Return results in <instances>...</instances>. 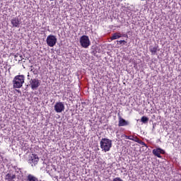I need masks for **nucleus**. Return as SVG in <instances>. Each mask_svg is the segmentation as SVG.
Segmentation results:
<instances>
[{"instance_id":"f257e3e1","label":"nucleus","mask_w":181,"mask_h":181,"mask_svg":"<svg viewBox=\"0 0 181 181\" xmlns=\"http://www.w3.org/2000/svg\"><path fill=\"white\" fill-rule=\"evenodd\" d=\"M112 146V141L108 139H102L100 141V148L105 152H108Z\"/></svg>"},{"instance_id":"f03ea898","label":"nucleus","mask_w":181,"mask_h":181,"mask_svg":"<svg viewBox=\"0 0 181 181\" xmlns=\"http://www.w3.org/2000/svg\"><path fill=\"white\" fill-rule=\"evenodd\" d=\"M23 83H25V77L23 75L16 76L13 81L14 88H21V87L23 86Z\"/></svg>"},{"instance_id":"7ed1b4c3","label":"nucleus","mask_w":181,"mask_h":181,"mask_svg":"<svg viewBox=\"0 0 181 181\" xmlns=\"http://www.w3.org/2000/svg\"><path fill=\"white\" fill-rule=\"evenodd\" d=\"M80 43L82 47L87 49V47H88V46H90V39L88 38V36L83 35L82 37H81Z\"/></svg>"},{"instance_id":"20e7f679","label":"nucleus","mask_w":181,"mask_h":181,"mask_svg":"<svg viewBox=\"0 0 181 181\" xmlns=\"http://www.w3.org/2000/svg\"><path fill=\"white\" fill-rule=\"evenodd\" d=\"M57 43V38L54 35H49L47 37V45L49 46V47H53Z\"/></svg>"},{"instance_id":"39448f33","label":"nucleus","mask_w":181,"mask_h":181,"mask_svg":"<svg viewBox=\"0 0 181 181\" xmlns=\"http://www.w3.org/2000/svg\"><path fill=\"white\" fill-rule=\"evenodd\" d=\"M54 111H56L58 113L63 112V111H64V103H63L62 102L56 103L54 106Z\"/></svg>"},{"instance_id":"423d86ee","label":"nucleus","mask_w":181,"mask_h":181,"mask_svg":"<svg viewBox=\"0 0 181 181\" xmlns=\"http://www.w3.org/2000/svg\"><path fill=\"white\" fill-rule=\"evenodd\" d=\"M39 162V157L36 154H32L29 159V163L31 166H36V164Z\"/></svg>"},{"instance_id":"0eeeda50","label":"nucleus","mask_w":181,"mask_h":181,"mask_svg":"<svg viewBox=\"0 0 181 181\" xmlns=\"http://www.w3.org/2000/svg\"><path fill=\"white\" fill-rule=\"evenodd\" d=\"M31 88L35 90V88H37L40 86V82L37 79H31L30 81Z\"/></svg>"},{"instance_id":"6e6552de","label":"nucleus","mask_w":181,"mask_h":181,"mask_svg":"<svg viewBox=\"0 0 181 181\" xmlns=\"http://www.w3.org/2000/svg\"><path fill=\"white\" fill-rule=\"evenodd\" d=\"M153 153L158 158H160V153H165V151L161 148H156L153 150Z\"/></svg>"},{"instance_id":"1a4fd4ad","label":"nucleus","mask_w":181,"mask_h":181,"mask_svg":"<svg viewBox=\"0 0 181 181\" xmlns=\"http://www.w3.org/2000/svg\"><path fill=\"white\" fill-rule=\"evenodd\" d=\"M11 24L14 28H18L21 25V21L16 18H14L11 20Z\"/></svg>"},{"instance_id":"9d476101","label":"nucleus","mask_w":181,"mask_h":181,"mask_svg":"<svg viewBox=\"0 0 181 181\" xmlns=\"http://www.w3.org/2000/svg\"><path fill=\"white\" fill-rule=\"evenodd\" d=\"M125 125H128V122H127L122 117H119V127H125Z\"/></svg>"},{"instance_id":"9b49d317","label":"nucleus","mask_w":181,"mask_h":181,"mask_svg":"<svg viewBox=\"0 0 181 181\" xmlns=\"http://www.w3.org/2000/svg\"><path fill=\"white\" fill-rule=\"evenodd\" d=\"M125 138L126 139L134 141V142H139V139H138V137H134V136H125Z\"/></svg>"},{"instance_id":"f8f14e48","label":"nucleus","mask_w":181,"mask_h":181,"mask_svg":"<svg viewBox=\"0 0 181 181\" xmlns=\"http://www.w3.org/2000/svg\"><path fill=\"white\" fill-rule=\"evenodd\" d=\"M121 33H116L115 34H113V35L110 37L111 40H115L117 39H119V37H121Z\"/></svg>"},{"instance_id":"ddd939ff","label":"nucleus","mask_w":181,"mask_h":181,"mask_svg":"<svg viewBox=\"0 0 181 181\" xmlns=\"http://www.w3.org/2000/svg\"><path fill=\"white\" fill-rule=\"evenodd\" d=\"M16 177V176H15V175H11L8 173L6 175V180L11 181V180L15 179Z\"/></svg>"},{"instance_id":"4468645a","label":"nucleus","mask_w":181,"mask_h":181,"mask_svg":"<svg viewBox=\"0 0 181 181\" xmlns=\"http://www.w3.org/2000/svg\"><path fill=\"white\" fill-rule=\"evenodd\" d=\"M28 181H37V178L32 175H28Z\"/></svg>"},{"instance_id":"2eb2a0df","label":"nucleus","mask_w":181,"mask_h":181,"mask_svg":"<svg viewBox=\"0 0 181 181\" xmlns=\"http://www.w3.org/2000/svg\"><path fill=\"white\" fill-rule=\"evenodd\" d=\"M150 52H151L152 54H156V52H158V48L156 47H152L150 49Z\"/></svg>"},{"instance_id":"dca6fc26","label":"nucleus","mask_w":181,"mask_h":181,"mask_svg":"<svg viewBox=\"0 0 181 181\" xmlns=\"http://www.w3.org/2000/svg\"><path fill=\"white\" fill-rule=\"evenodd\" d=\"M148 121H149V119L145 116L141 117V122H148Z\"/></svg>"},{"instance_id":"f3484780","label":"nucleus","mask_w":181,"mask_h":181,"mask_svg":"<svg viewBox=\"0 0 181 181\" xmlns=\"http://www.w3.org/2000/svg\"><path fill=\"white\" fill-rule=\"evenodd\" d=\"M15 59H16V62H21L22 57L18 56V55H15Z\"/></svg>"},{"instance_id":"a211bd4d","label":"nucleus","mask_w":181,"mask_h":181,"mask_svg":"<svg viewBox=\"0 0 181 181\" xmlns=\"http://www.w3.org/2000/svg\"><path fill=\"white\" fill-rule=\"evenodd\" d=\"M139 144H141V145H144L145 146H146V144H145L144 142L141 141L139 140V142H138Z\"/></svg>"},{"instance_id":"6ab92c4d","label":"nucleus","mask_w":181,"mask_h":181,"mask_svg":"<svg viewBox=\"0 0 181 181\" xmlns=\"http://www.w3.org/2000/svg\"><path fill=\"white\" fill-rule=\"evenodd\" d=\"M119 42L120 45H122V43H127V42L125 40H120Z\"/></svg>"}]
</instances>
